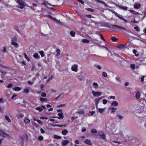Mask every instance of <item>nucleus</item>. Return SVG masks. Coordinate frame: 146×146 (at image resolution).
I'll use <instances>...</instances> for the list:
<instances>
[{
    "mask_svg": "<svg viewBox=\"0 0 146 146\" xmlns=\"http://www.w3.org/2000/svg\"><path fill=\"white\" fill-rule=\"evenodd\" d=\"M131 21L133 23H138L137 22L135 21V18H134L132 19Z\"/></svg>",
    "mask_w": 146,
    "mask_h": 146,
    "instance_id": "obj_44",
    "label": "nucleus"
},
{
    "mask_svg": "<svg viewBox=\"0 0 146 146\" xmlns=\"http://www.w3.org/2000/svg\"><path fill=\"white\" fill-rule=\"evenodd\" d=\"M40 119H47L48 118L46 117H40Z\"/></svg>",
    "mask_w": 146,
    "mask_h": 146,
    "instance_id": "obj_56",
    "label": "nucleus"
},
{
    "mask_svg": "<svg viewBox=\"0 0 146 146\" xmlns=\"http://www.w3.org/2000/svg\"><path fill=\"white\" fill-rule=\"evenodd\" d=\"M58 115L59 116V117H57V118L59 119H63L64 118L63 114L62 112H60V113H58Z\"/></svg>",
    "mask_w": 146,
    "mask_h": 146,
    "instance_id": "obj_14",
    "label": "nucleus"
},
{
    "mask_svg": "<svg viewBox=\"0 0 146 146\" xmlns=\"http://www.w3.org/2000/svg\"><path fill=\"white\" fill-rule=\"evenodd\" d=\"M39 53L40 54L41 57H43L44 56V52L43 51H41L39 52Z\"/></svg>",
    "mask_w": 146,
    "mask_h": 146,
    "instance_id": "obj_37",
    "label": "nucleus"
},
{
    "mask_svg": "<svg viewBox=\"0 0 146 146\" xmlns=\"http://www.w3.org/2000/svg\"><path fill=\"white\" fill-rule=\"evenodd\" d=\"M29 92V90L28 89H26L24 90L23 93H28Z\"/></svg>",
    "mask_w": 146,
    "mask_h": 146,
    "instance_id": "obj_40",
    "label": "nucleus"
},
{
    "mask_svg": "<svg viewBox=\"0 0 146 146\" xmlns=\"http://www.w3.org/2000/svg\"><path fill=\"white\" fill-rule=\"evenodd\" d=\"M79 2L81 3L82 4L84 5V1L82 0H77Z\"/></svg>",
    "mask_w": 146,
    "mask_h": 146,
    "instance_id": "obj_53",
    "label": "nucleus"
},
{
    "mask_svg": "<svg viewBox=\"0 0 146 146\" xmlns=\"http://www.w3.org/2000/svg\"><path fill=\"white\" fill-rule=\"evenodd\" d=\"M112 141L114 143H118L119 144H120L121 143L119 141H117L114 140V141Z\"/></svg>",
    "mask_w": 146,
    "mask_h": 146,
    "instance_id": "obj_48",
    "label": "nucleus"
},
{
    "mask_svg": "<svg viewBox=\"0 0 146 146\" xmlns=\"http://www.w3.org/2000/svg\"><path fill=\"white\" fill-rule=\"evenodd\" d=\"M46 16L47 17H48L50 19H52V20L55 21L56 23H58L59 25H62V23L59 20H58L56 18L53 17L52 16L50 15H46Z\"/></svg>",
    "mask_w": 146,
    "mask_h": 146,
    "instance_id": "obj_1",
    "label": "nucleus"
},
{
    "mask_svg": "<svg viewBox=\"0 0 146 146\" xmlns=\"http://www.w3.org/2000/svg\"><path fill=\"white\" fill-rule=\"evenodd\" d=\"M45 108L46 107L43 106H41V107H38L36 108V110H38L39 111L41 112L42 111L43 109L42 108Z\"/></svg>",
    "mask_w": 146,
    "mask_h": 146,
    "instance_id": "obj_13",
    "label": "nucleus"
},
{
    "mask_svg": "<svg viewBox=\"0 0 146 146\" xmlns=\"http://www.w3.org/2000/svg\"><path fill=\"white\" fill-rule=\"evenodd\" d=\"M82 41L84 43H89L90 42L89 40L85 39H82Z\"/></svg>",
    "mask_w": 146,
    "mask_h": 146,
    "instance_id": "obj_28",
    "label": "nucleus"
},
{
    "mask_svg": "<svg viewBox=\"0 0 146 146\" xmlns=\"http://www.w3.org/2000/svg\"><path fill=\"white\" fill-rule=\"evenodd\" d=\"M111 40L114 41H116L117 40V39L116 38L114 37H111Z\"/></svg>",
    "mask_w": 146,
    "mask_h": 146,
    "instance_id": "obj_50",
    "label": "nucleus"
},
{
    "mask_svg": "<svg viewBox=\"0 0 146 146\" xmlns=\"http://www.w3.org/2000/svg\"><path fill=\"white\" fill-rule=\"evenodd\" d=\"M85 9L86 10H87L89 11H91V12H93L94 11V10L93 9L90 8H87Z\"/></svg>",
    "mask_w": 146,
    "mask_h": 146,
    "instance_id": "obj_31",
    "label": "nucleus"
},
{
    "mask_svg": "<svg viewBox=\"0 0 146 146\" xmlns=\"http://www.w3.org/2000/svg\"><path fill=\"white\" fill-rule=\"evenodd\" d=\"M70 34L72 36H74L75 34V33L73 31H71L70 32Z\"/></svg>",
    "mask_w": 146,
    "mask_h": 146,
    "instance_id": "obj_38",
    "label": "nucleus"
},
{
    "mask_svg": "<svg viewBox=\"0 0 146 146\" xmlns=\"http://www.w3.org/2000/svg\"><path fill=\"white\" fill-rule=\"evenodd\" d=\"M115 15L116 16L118 17L119 19L123 20L125 23H126L127 22V20H126V19H124L122 17V16L121 15L119 14H117V13L115 14Z\"/></svg>",
    "mask_w": 146,
    "mask_h": 146,
    "instance_id": "obj_10",
    "label": "nucleus"
},
{
    "mask_svg": "<svg viewBox=\"0 0 146 146\" xmlns=\"http://www.w3.org/2000/svg\"><path fill=\"white\" fill-rule=\"evenodd\" d=\"M85 143H86L90 145H92V143H91V141L89 140L88 139H86L85 141Z\"/></svg>",
    "mask_w": 146,
    "mask_h": 146,
    "instance_id": "obj_20",
    "label": "nucleus"
},
{
    "mask_svg": "<svg viewBox=\"0 0 146 146\" xmlns=\"http://www.w3.org/2000/svg\"><path fill=\"white\" fill-rule=\"evenodd\" d=\"M110 3L112 4H114L116 5V6L119 8L120 9H122L125 11H126L127 9L128 8L127 7L125 6H123L118 5H117L116 4V3H114L113 2H110Z\"/></svg>",
    "mask_w": 146,
    "mask_h": 146,
    "instance_id": "obj_6",
    "label": "nucleus"
},
{
    "mask_svg": "<svg viewBox=\"0 0 146 146\" xmlns=\"http://www.w3.org/2000/svg\"><path fill=\"white\" fill-rule=\"evenodd\" d=\"M17 2L18 3L19 6V7L21 9H23L24 7L25 6L23 3L20 0H17Z\"/></svg>",
    "mask_w": 146,
    "mask_h": 146,
    "instance_id": "obj_4",
    "label": "nucleus"
},
{
    "mask_svg": "<svg viewBox=\"0 0 146 146\" xmlns=\"http://www.w3.org/2000/svg\"><path fill=\"white\" fill-rule=\"evenodd\" d=\"M102 75L103 76L106 77L108 75L107 73L106 72H104L102 73Z\"/></svg>",
    "mask_w": 146,
    "mask_h": 146,
    "instance_id": "obj_39",
    "label": "nucleus"
},
{
    "mask_svg": "<svg viewBox=\"0 0 146 146\" xmlns=\"http://www.w3.org/2000/svg\"><path fill=\"white\" fill-rule=\"evenodd\" d=\"M111 105L113 106H117L118 105V103L117 101H114L111 104Z\"/></svg>",
    "mask_w": 146,
    "mask_h": 146,
    "instance_id": "obj_15",
    "label": "nucleus"
},
{
    "mask_svg": "<svg viewBox=\"0 0 146 146\" xmlns=\"http://www.w3.org/2000/svg\"><path fill=\"white\" fill-rule=\"evenodd\" d=\"M37 121L39 124H41V125H42V122H41L40 121V120H37Z\"/></svg>",
    "mask_w": 146,
    "mask_h": 146,
    "instance_id": "obj_63",
    "label": "nucleus"
},
{
    "mask_svg": "<svg viewBox=\"0 0 146 146\" xmlns=\"http://www.w3.org/2000/svg\"><path fill=\"white\" fill-rule=\"evenodd\" d=\"M21 89L19 87H16L13 88V90L16 91H20Z\"/></svg>",
    "mask_w": 146,
    "mask_h": 146,
    "instance_id": "obj_25",
    "label": "nucleus"
},
{
    "mask_svg": "<svg viewBox=\"0 0 146 146\" xmlns=\"http://www.w3.org/2000/svg\"><path fill=\"white\" fill-rule=\"evenodd\" d=\"M104 110V109L103 108H98V111L100 113L103 112Z\"/></svg>",
    "mask_w": 146,
    "mask_h": 146,
    "instance_id": "obj_36",
    "label": "nucleus"
},
{
    "mask_svg": "<svg viewBox=\"0 0 146 146\" xmlns=\"http://www.w3.org/2000/svg\"><path fill=\"white\" fill-rule=\"evenodd\" d=\"M112 26H113V27H116V28H118V29H119L123 30L125 31H126L128 33H130L133 34V33L132 32H131V31L127 30L125 28H124L123 27H121L120 26H118L117 25H112Z\"/></svg>",
    "mask_w": 146,
    "mask_h": 146,
    "instance_id": "obj_2",
    "label": "nucleus"
},
{
    "mask_svg": "<svg viewBox=\"0 0 146 146\" xmlns=\"http://www.w3.org/2000/svg\"><path fill=\"white\" fill-rule=\"evenodd\" d=\"M17 38L16 37H14L11 38V42H17Z\"/></svg>",
    "mask_w": 146,
    "mask_h": 146,
    "instance_id": "obj_21",
    "label": "nucleus"
},
{
    "mask_svg": "<svg viewBox=\"0 0 146 146\" xmlns=\"http://www.w3.org/2000/svg\"><path fill=\"white\" fill-rule=\"evenodd\" d=\"M5 119L8 122H11V120L9 119V117L8 116L6 115L5 116Z\"/></svg>",
    "mask_w": 146,
    "mask_h": 146,
    "instance_id": "obj_32",
    "label": "nucleus"
},
{
    "mask_svg": "<svg viewBox=\"0 0 146 146\" xmlns=\"http://www.w3.org/2000/svg\"><path fill=\"white\" fill-rule=\"evenodd\" d=\"M141 6V4H136L134 5V7L135 8H136L137 9H139L140 8V6Z\"/></svg>",
    "mask_w": 146,
    "mask_h": 146,
    "instance_id": "obj_24",
    "label": "nucleus"
},
{
    "mask_svg": "<svg viewBox=\"0 0 146 146\" xmlns=\"http://www.w3.org/2000/svg\"><path fill=\"white\" fill-rule=\"evenodd\" d=\"M96 1H97L99 3H100L102 4H104V6L107 7H109L110 8H111V7L109 6L108 5L106 4L104 1H100V0H95Z\"/></svg>",
    "mask_w": 146,
    "mask_h": 146,
    "instance_id": "obj_12",
    "label": "nucleus"
},
{
    "mask_svg": "<svg viewBox=\"0 0 146 146\" xmlns=\"http://www.w3.org/2000/svg\"><path fill=\"white\" fill-rule=\"evenodd\" d=\"M54 138L58 139H60L61 138V136H58L56 135H54Z\"/></svg>",
    "mask_w": 146,
    "mask_h": 146,
    "instance_id": "obj_26",
    "label": "nucleus"
},
{
    "mask_svg": "<svg viewBox=\"0 0 146 146\" xmlns=\"http://www.w3.org/2000/svg\"><path fill=\"white\" fill-rule=\"evenodd\" d=\"M101 100L99 98H96L94 99V102L95 104L96 108L97 109L98 108V104L99 103Z\"/></svg>",
    "mask_w": 146,
    "mask_h": 146,
    "instance_id": "obj_9",
    "label": "nucleus"
},
{
    "mask_svg": "<svg viewBox=\"0 0 146 146\" xmlns=\"http://www.w3.org/2000/svg\"><path fill=\"white\" fill-rule=\"evenodd\" d=\"M65 105H66L65 104H61V105H59L57 106V107L58 108L62 107L65 106Z\"/></svg>",
    "mask_w": 146,
    "mask_h": 146,
    "instance_id": "obj_46",
    "label": "nucleus"
},
{
    "mask_svg": "<svg viewBox=\"0 0 146 146\" xmlns=\"http://www.w3.org/2000/svg\"><path fill=\"white\" fill-rule=\"evenodd\" d=\"M53 78V76H51L49 78L48 80H47V81L48 82H49L50 81V80H51L52 78Z\"/></svg>",
    "mask_w": 146,
    "mask_h": 146,
    "instance_id": "obj_60",
    "label": "nucleus"
},
{
    "mask_svg": "<svg viewBox=\"0 0 146 146\" xmlns=\"http://www.w3.org/2000/svg\"><path fill=\"white\" fill-rule=\"evenodd\" d=\"M98 135L100 137V138L104 140H106V135L103 132L100 131L98 133Z\"/></svg>",
    "mask_w": 146,
    "mask_h": 146,
    "instance_id": "obj_5",
    "label": "nucleus"
},
{
    "mask_svg": "<svg viewBox=\"0 0 146 146\" xmlns=\"http://www.w3.org/2000/svg\"><path fill=\"white\" fill-rule=\"evenodd\" d=\"M33 57L36 59H39L40 56L37 53H35L33 56Z\"/></svg>",
    "mask_w": 146,
    "mask_h": 146,
    "instance_id": "obj_22",
    "label": "nucleus"
},
{
    "mask_svg": "<svg viewBox=\"0 0 146 146\" xmlns=\"http://www.w3.org/2000/svg\"><path fill=\"white\" fill-rule=\"evenodd\" d=\"M0 72H1L2 74L4 75H5L7 73V72L5 71H2L1 70H0Z\"/></svg>",
    "mask_w": 146,
    "mask_h": 146,
    "instance_id": "obj_49",
    "label": "nucleus"
},
{
    "mask_svg": "<svg viewBox=\"0 0 146 146\" xmlns=\"http://www.w3.org/2000/svg\"><path fill=\"white\" fill-rule=\"evenodd\" d=\"M130 67L133 69H134L135 68V65L134 64H131L130 65Z\"/></svg>",
    "mask_w": 146,
    "mask_h": 146,
    "instance_id": "obj_42",
    "label": "nucleus"
},
{
    "mask_svg": "<svg viewBox=\"0 0 146 146\" xmlns=\"http://www.w3.org/2000/svg\"><path fill=\"white\" fill-rule=\"evenodd\" d=\"M62 110L61 109H59L57 110V111L58 112H61Z\"/></svg>",
    "mask_w": 146,
    "mask_h": 146,
    "instance_id": "obj_64",
    "label": "nucleus"
},
{
    "mask_svg": "<svg viewBox=\"0 0 146 146\" xmlns=\"http://www.w3.org/2000/svg\"><path fill=\"white\" fill-rule=\"evenodd\" d=\"M70 141H69L64 140L61 142V144L62 146H66L69 143Z\"/></svg>",
    "mask_w": 146,
    "mask_h": 146,
    "instance_id": "obj_11",
    "label": "nucleus"
},
{
    "mask_svg": "<svg viewBox=\"0 0 146 146\" xmlns=\"http://www.w3.org/2000/svg\"><path fill=\"white\" fill-rule=\"evenodd\" d=\"M41 95L43 97H45L46 96V94L44 92H42L41 94Z\"/></svg>",
    "mask_w": 146,
    "mask_h": 146,
    "instance_id": "obj_52",
    "label": "nucleus"
},
{
    "mask_svg": "<svg viewBox=\"0 0 146 146\" xmlns=\"http://www.w3.org/2000/svg\"><path fill=\"white\" fill-rule=\"evenodd\" d=\"M43 137L42 136H40L38 137V139L40 141H42L43 140Z\"/></svg>",
    "mask_w": 146,
    "mask_h": 146,
    "instance_id": "obj_45",
    "label": "nucleus"
},
{
    "mask_svg": "<svg viewBox=\"0 0 146 146\" xmlns=\"http://www.w3.org/2000/svg\"><path fill=\"white\" fill-rule=\"evenodd\" d=\"M11 44L14 46L15 48H18L19 47V45L17 42H11Z\"/></svg>",
    "mask_w": 146,
    "mask_h": 146,
    "instance_id": "obj_17",
    "label": "nucleus"
},
{
    "mask_svg": "<svg viewBox=\"0 0 146 146\" xmlns=\"http://www.w3.org/2000/svg\"><path fill=\"white\" fill-rule=\"evenodd\" d=\"M112 25H107L106 27L108 28H112L113 29H115V27H113V26H112Z\"/></svg>",
    "mask_w": 146,
    "mask_h": 146,
    "instance_id": "obj_35",
    "label": "nucleus"
},
{
    "mask_svg": "<svg viewBox=\"0 0 146 146\" xmlns=\"http://www.w3.org/2000/svg\"><path fill=\"white\" fill-rule=\"evenodd\" d=\"M134 29H135L136 31H139V29H138V27H135L134 28Z\"/></svg>",
    "mask_w": 146,
    "mask_h": 146,
    "instance_id": "obj_57",
    "label": "nucleus"
},
{
    "mask_svg": "<svg viewBox=\"0 0 146 146\" xmlns=\"http://www.w3.org/2000/svg\"><path fill=\"white\" fill-rule=\"evenodd\" d=\"M13 86V84H9L7 86V88H10L12 87Z\"/></svg>",
    "mask_w": 146,
    "mask_h": 146,
    "instance_id": "obj_54",
    "label": "nucleus"
},
{
    "mask_svg": "<svg viewBox=\"0 0 146 146\" xmlns=\"http://www.w3.org/2000/svg\"><path fill=\"white\" fill-rule=\"evenodd\" d=\"M86 129L85 127H83L82 128V132H84L85 131H86Z\"/></svg>",
    "mask_w": 146,
    "mask_h": 146,
    "instance_id": "obj_62",
    "label": "nucleus"
},
{
    "mask_svg": "<svg viewBox=\"0 0 146 146\" xmlns=\"http://www.w3.org/2000/svg\"><path fill=\"white\" fill-rule=\"evenodd\" d=\"M99 35L100 36L101 38V39H103L104 41H106L104 39V37L103 36V35L102 34H99Z\"/></svg>",
    "mask_w": 146,
    "mask_h": 146,
    "instance_id": "obj_55",
    "label": "nucleus"
},
{
    "mask_svg": "<svg viewBox=\"0 0 146 146\" xmlns=\"http://www.w3.org/2000/svg\"><path fill=\"white\" fill-rule=\"evenodd\" d=\"M135 97L137 99H139L140 97V94L139 92H137L135 95Z\"/></svg>",
    "mask_w": 146,
    "mask_h": 146,
    "instance_id": "obj_19",
    "label": "nucleus"
},
{
    "mask_svg": "<svg viewBox=\"0 0 146 146\" xmlns=\"http://www.w3.org/2000/svg\"><path fill=\"white\" fill-rule=\"evenodd\" d=\"M0 135L4 137H6L8 138L9 137V136L8 134L5 133L2 130H0Z\"/></svg>",
    "mask_w": 146,
    "mask_h": 146,
    "instance_id": "obj_7",
    "label": "nucleus"
},
{
    "mask_svg": "<svg viewBox=\"0 0 146 146\" xmlns=\"http://www.w3.org/2000/svg\"><path fill=\"white\" fill-rule=\"evenodd\" d=\"M24 122L26 124H28L30 123V120L29 119L26 118L24 120Z\"/></svg>",
    "mask_w": 146,
    "mask_h": 146,
    "instance_id": "obj_23",
    "label": "nucleus"
},
{
    "mask_svg": "<svg viewBox=\"0 0 146 146\" xmlns=\"http://www.w3.org/2000/svg\"><path fill=\"white\" fill-rule=\"evenodd\" d=\"M40 100L42 102H44L46 101L47 99L44 98H40Z\"/></svg>",
    "mask_w": 146,
    "mask_h": 146,
    "instance_id": "obj_43",
    "label": "nucleus"
},
{
    "mask_svg": "<svg viewBox=\"0 0 146 146\" xmlns=\"http://www.w3.org/2000/svg\"><path fill=\"white\" fill-rule=\"evenodd\" d=\"M62 94H61L58 96L57 97H56L55 98V100H56L58 99V98H59L61 96Z\"/></svg>",
    "mask_w": 146,
    "mask_h": 146,
    "instance_id": "obj_58",
    "label": "nucleus"
},
{
    "mask_svg": "<svg viewBox=\"0 0 146 146\" xmlns=\"http://www.w3.org/2000/svg\"><path fill=\"white\" fill-rule=\"evenodd\" d=\"M92 93L94 97H98L102 95V92H95L94 91H92Z\"/></svg>",
    "mask_w": 146,
    "mask_h": 146,
    "instance_id": "obj_3",
    "label": "nucleus"
},
{
    "mask_svg": "<svg viewBox=\"0 0 146 146\" xmlns=\"http://www.w3.org/2000/svg\"><path fill=\"white\" fill-rule=\"evenodd\" d=\"M108 102V100L106 99H104L103 100V104H106Z\"/></svg>",
    "mask_w": 146,
    "mask_h": 146,
    "instance_id": "obj_47",
    "label": "nucleus"
},
{
    "mask_svg": "<svg viewBox=\"0 0 146 146\" xmlns=\"http://www.w3.org/2000/svg\"><path fill=\"white\" fill-rule=\"evenodd\" d=\"M68 132V130L64 129L62 131L61 133L64 135H66Z\"/></svg>",
    "mask_w": 146,
    "mask_h": 146,
    "instance_id": "obj_18",
    "label": "nucleus"
},
{
    "mask_svg": "<svg viewBox=\"0 0 146 146\" xmlns=\"http://www.w3.org/2000/svg\"><path fill=\"white\" fill-rule=\"evenodd\" d=\"M125 46V45L123 44H121L120 45H119L117 46V48H124V47Z\"/></svg>",
    "mask_w": 146,
    "mask_h": 146,
    "instance_id": "obj_27",
    "label": "nucleus"
},
{
    "mask_svg": "<svg viewBox=\"0 0 146 146\" xmlns=\"http://www.w3.org/2000/svg\"><path fill=\"white\" fill-rule=\"evenodd\" d=\"M95 67L100 70H101L102 69L101 67L99 65H96V66Z\"/></svg>",
    "mask_w": 146,
    "mask_h": 146,
    "instance_id": "obj_51",
    "label": "nucleus"
},
{
    "mask_svg": "<svg viewBox=\"0 0 146 146\" xmlns=\"http://www.w3.org/2000/svg\"><path fill=\"white\" fill-rule=\"evenodd\" d=\"M93 84L94 86V88H97L98 86V84L96 82H94Z\"/></svg>",
    "mask_w": 146,
    "mask_h": 146,
    "instance_id": "obj_33",
    "label": "nucleus"
},
{
    "mask_svg": "<svg viewBox=\"0 0 146 146\" xmlns=\"http://www.w3.org/2000/svg\"><path fill=\"white\" fill-rule=\"evenodd\" d=\"M117 116L118 117V118L120 120H122L123 119V116H121L119 114H118L117 115Z\"/></svg>",
    "mask_w": 146,
    "mask_h": 146,
    "instance_id": "obj_30",
    "label": "nucleus"
},
{
    "mask_svg": "<svg viewBox=\"0 0 146 146\" xmlns=\"http://www.w3.org/2000/svg\"><path fill=\"white\" fill-rule=\"evenodd\" d=\"M78 66L76 64H74L71 67V69L73 71L76 72L77 71Z\"/></svg>",
    "mask_w": 146,
    "mask_h": 146,
    "instance_id": "obj_8",
    "label": "nucleus"
},
{
    "mask_svg": "<svg viewBox=\"0 0 146 146\" xmlns=\"http://www.w3.org/2000/svg\"><path fill=\"white\" fill-rule=\"evenodd\" d=\"M109 109L111 110V113H115L117 109V108L114 107H110L109 108Z\"/></svg>",
    "mask_w": 146,
    "mask_h": 146,
    "instance_id": "obj_16",
    "label": "nucleus"
},
{
    "mask_svg": "<svg viewBox=\"0 0 146 146\" xmlns=\"http://www.w3.org/2000/svg\"><path fill=\"white\" fill-rule=\"evenodd\" d=\"M24 54V56H25V58H26L27 59L28 61H29V59L28 58V56H27V54L25 53Z\"/></svg>",
    "mask_w": 146,
    "mask_h": 146,
    "instance_id": "obj_59",
    "label": "nucleus"
},
{
    "mask_svg": "<svg viewBox=\"0 0 146 146\" xmlns=\"http://www.w3.org/2000/svg\"><path fill=\"white\" fill-rule=\"evenodd\" d=\"M115 79L118 81L119 82H121V80L119 77L118 76L116 77L115 78Z\"/></svg>",
    "mask_w": 146,
    "mask_h": 146,
    "instance_id": "obj_41",
    "label": "nucleus"
},
{
    "mask_svg": "<svg viewBox=\"0 0 146 146\" xmlns=\"http://www.w3.org/2000/svg\"><path fill=\"white\" fill-rule=\"evenodd\" d=\"M40 131L42 133H44L45 131L44 130H43L42 128H41L40 129Z\"/></svg>",
    "mask_w": 146,
    "mask_h": 146,
    "instance_id": "obj_61",
    "label": "nucleus"
},
{
    "mask_svg": "<svg viewBox=\"0 0 146 146\" xmlns=\"http://www.w3.org/2000/svg\"><path fill=\"white\" fill-rule=\"evenodd\" d=\"M91 132L93 133H97V131L95 129H93L91 131Z\"/></svg>",
    "mask_w": 146,
    "mask_h": 146,
    "instance_id": "obj_34",
    "label": "nucleus"
},
{
    "mask_svg": "<svg viewBox=\"0 0 146 146\" xmlns=\"http://www.w3.org/2000/svg\"><path fill=\"white\" fill-rule=\"evenodd\" d=\"M57 54H56V56H58L60 55V50L59 49H58L56 50Z\"/></svg>",
    "mask_w": 146,
    "mask_h": 146,
    "instance_id": "obj_29",
    "label": "nucleus"
}]
</instances>
